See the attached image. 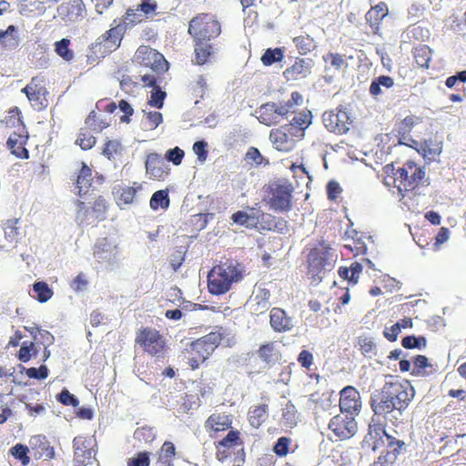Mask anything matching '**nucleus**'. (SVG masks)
I'll use <instances>...</instances> for the list:
<instances>
[{
	"label": "nucleus",
	"mask_w": 466,
	"mask_h": 466,
	"mask_svg": "<svg viewBox=\"0 0 466 466\" xmlns=\"http://www.w3.org/2000/svg\"><path fill=\"white\" fill-rule=\"evenodd\" d=\"M415 395L414 388L408 380L392 379L370 398V407L376 415H387L394 410L401 413Z\"/></svg>",
	"instance_id": "f257e3e1"
},
{
	"label": "nucleus",
	"mask_w": 466,
	"mask_h": 466,
	"mask_svg": "<svg viewBox=\"0 0 466 466\" xmlns=\"http://www.w3.org/2000/svg\"><path fill=\"white\" fill-rule=\"evenodd\" d=\"M245 267L236 259H228L215 265L208 274V289L212 295L219 296L228 292L232 286L241 281Z\"/></svg>",
	"instance_id": "f03ea898"
},
{
	"label": "nucleus",
	"mask_w": 466,
	"mask_h": 466,
	"mask_svg": "<svg viewBox=\"0 0 466 466\" xmlns=\"http://www.w3.org/2000/svg\"><path fill=\"white\" fill-rule=\"evenodd\" d=\"M222 339L223 333L215 330L192 341L185 350V357L190 368L198 369L218 347Z\"/></svg>",
	"instance_id": "7ed1b4c3"
},
{
	"label": "nucleus",
	"mask_w": 466,
	"mask_h": 466,
	"mask_svg": "<svg viewBox=\"0 0 466 466\" xmlns=\"http://www.w3.org/2000/svg\"><path fill=\"white\" fill-rule=\"evenodd\" d=\"M135 343L141 348L144 353L157 360H163L168 350L167 339L163 334L152 327L139 329Z\"/></svg>",
	"instance_id": "20e7f679"
},
{
	"label": "nucleus",
	"mask_w": 466,
	"mask_h": 466,
	"mask_svg": "<svg viewBox=\"0 0 466 466\" xmlns=\"http://www.w3.org/2000/svg\"><path fill=\"white\" fill-rule=\"evenodd\" d=\"M335 260L330 245L325 241L319 242L308 255V274L310 279L313 281L320 280L323 271L331 269Z\"/></svg>",
	"instance_id": "39448f33"
},
{
	"label": "nucleus",
	"mask_w": 466,
	"mask_h": 466,
	"mask_svg": "<svg viewBox=\"0 0 466 466\" xmlns=\"http://www.w3.org/2000/svg\"><path fill=\"white\" fill-rule=\"evenodd\" d=\"M425 171L412 161H407L401 167L393 172V185L399 193L404 197L405 193L412 191L419 187L423 178Z\"/></svg>",
	"instance_id": "423d86ee"
},
{
	"label": "nucleus",
	"mask_w": 466,
	"mask_h": 466,
	"mask_svg": "<svg viewBox=\"0 0 466 466\" xmlns=\"http://www.w3.org/2000/svg\"><path fill=\"white\" fill-rule=\"evenodd\" d=\"M187 33L193 39L213 40L221 34V25L216 15L200 13L189 21Z\"/></svg>",
	"instance_id": "0eeeda50"
},
{
	"label": "nucleus",
	"mask_w": 466,
	"mask_h": 466,
	"mask_svg": "<svg viewBox=\"0 0 466 466\" xmlns=\"http://www.w3.org/2000/svg\"><path fill=\"white\" fill-rule=\"evenodd\" d=\"M293 187L288 183H273L268 190L269 208L279 212H288L292 208Z\"/></svg>",
	"instance_id": "6e6552de"
},
{
	"label": "nucleus",
	"mask_w": 466,
	"mask_h": 466,
	"mask_svg": "<svg viewBox=\"0 0 466 466\" xmlns=\"http://www.w3.org/2000/svg\"><path fill=\"white\" fill-rule=\"evenodd\" d=\"M113 25H115L106 30L97 38L96 43L93 44L92 50L94 53H100L105 56L120 46L125 33V25L116 24V20H114Z\"/></svg>",
	"instance_id": "1a4fd4ad"
},
{
	"label": "nucleus",
	"mask_w": 466,
	"mask_h": 466,
	"mask_svg": "<svg viewBox=\"0 0 466 466\" xmlns=\"http://www.w3.org/2000/svg\"><path fill=\"white\" fill-rule=\"evenodd\" d=\"M24 93L31 106L42 111L48 106V95L44 79L34 76L30 82L21 90Z\"/></svg>",
	"instance_id": "9d476101"
},
{
	"label": "nucleus",
	"mask_w": 466,
	"mask_h": 466,
	"mask_svg": "<svg viewBox=\"0 0 466 466\" xmlns=\"http://www.w3.org/2000/svg\"><path fill=\"white\" fill-rule=\"evenodd\" d=\"M96 440L93 436H76L73 440L74 460L78 466H86L95 459Z\"/></svg>",
	"instance_id": "9b49d317"
},
{
	"label": "nucleus",
	"mask_w": 466,
	"mask_h": 466,
	"mask_svg": "<svg viewBox=\"0 0 466 466\" xmlns=\"http://www.w3.org/2000/svg\"><path fill=\"white\" fill-rule=\"evenodd\" d=\"M325 127L335 134L343 135L347 133L350 126V118L348 112L343 108L326 111L322 116Z\"/></svg>",
	"instance_id": "f8f14e48"
},
{
	"label": "nucleus",
	"mask_w": 466,
	"mask_h": 466,
	"mask_svg": "<svg viewBox=\"0 0 466 466\" xmlns=\"http://www.w3.org/2000/svg\"><path fill=\"white\" fill-rule=\"evenodd\" d=\"M137 61L154 71H165L167 69V62L164 56L148 46H140L136 52Z\"/></svg>",
	"instance_id": "ddd939ff"
},
{
	"label": "nucleus",
	"mask_w": 466,
	"mask_h": 466,
	"mask_svg": "<svg viewBox=\"0 0 466 466\" xmlns=\"http://www.w3.org/2000/svg\"><path fill=\"white\" fill-rule=\"evenodd\" d=\"M329 429L338 440L343 441L355 435L358 425L352 415H336L330 420Z\"/></svg>",
	"instance_id": "4468645a"
},
{
	"label": "nucleus",
	"mask_w": 466,
	"mask_h": 466,
	"mask_svg": "<svg viewBox=\"0 0 466 466\" xmlns=\"http://www.w3.org/2000/svg\"><path fill=\"white\" fill-rule=\"evenodd\" d=\"M56 13L62 21L76 23L84 19L86 9L83 0H68L58 5Z\"/></svg>",
	"instance_id": "2eb2a0df"
},
{
	"label": "nucleus",
	"mask_w": 466,
	"mask_h": 466,
	"mask_svg": "<svg viewBox=\"0 0 466 466\" xmlns=\"http://www.w3.org/2000/svg\"><path fill=\"white\" fill-rule=\"evenodd\" d=\"M7 134L6 147L10 150V153L17 158L28 159L29 151L26 148V144L29 139V133L27 128L7 132Z\"/></svg>",
	"instance_id": "dca6fc26"
},
{
	"label": "nucleus",
	"mask_w": 466,
	"mask_h": 466,
	"mask_svg": "<svg viewBox=\"0 0 466 466\" xmlns=\"http://www.w3.org/2000/svg\"><path fill=\"white\" fill-rule=\"evenodd\" d=\"M297 133L289 129L287 126L272 129L269 133V139L274 147L281 152L291 151L296 144Z\"/></svg>",
	"instance_id": "f3484780"
},
{
	"label": "nucleus",
	"mask_w": 466,
	"mask_h": 466,
	"mask_svg": "<svg viewBox=\"0 0 466 466\" xmlns=\"http://www.w3.org/2000/svg\"><path fill=\"white\" fill-rule=\"evenodd\" d=\"M339 409L342 413L357 414L361 408L360 392L353 386H347L339 393Z\"/></svg>",
	"instance_id": "a211bd4d"
},
{
	"label": "nucleus",
	"mask_w": 466,
	"mask_h": 466,
	"mask_svg": "<svg viewBox=\"0 0 466 466\" xmlns=\"http://www.w3.org/2000/svg\"><path fill=\"white\" fill-rule=\"evenodd\" d=\"M146 172L149 178L161 181L168 176L169 168L159 154L149 153L146 160Z\"/></svg>",
	"instance_id": "6ab92c4d"
},
{
	"label": "nucleus",
	"mask_w": 466,
	"mask_h": 466,
	"mask_svg": "<svg viewBox=\"0 0 466 466\" xmlns=\"http://www.w3.org/2000/svg\"><path fill=\"white\" fill-rule=\"evenodd\" d=\"M410 140L412 143V145L410 146L417 149V151L420 152L423 157L428 158L429 160H435L442 151V141L436 137L425 139L421 143H419L414 139Z\"/></svg>",
	"instance_id": "aec40b11"
},
{
	"label": "nucleus",
	"mask_w": 466,
	"mask_h": 466,
	"mask_svg": "<svg viewBox=\"0 0 466 466\" xmlns=\"http://www.w3.org/2000/svg\"><path fill=\"white\" fill-rule=\"evenodd\" d=\"M312 66L311 58H296L294 64L288 67L283 75L288 80L304 78L311 73Z\"/></svg>",
	"instance_id": "412c9836"
},
{
	"label": "nucleus",
	"mask_w": 466,
	"mask_h": 466,
	"mask_svg": "<svg viewBox=\"0 0 466 466\" xmlns=\"http://www.w3.org/2000/svg\"><path fill=\"white\" fill-rule=\"evenodd\" d=\"M269 324L274 331L279 333L289 331L293 327L291 318L280 308H273L270 310Z\"/></svg>",
	"instance_id": "4be33fe9"
},
{
	"label": "nucleus",
	"mask_w": 466,
	"mask_h": 466,
	"mask_svg": "<svg viewBox=\"0 0 466 466\" xmlns=\"http://www.w3.org/2000/svg\"><path fill=\"white\" fill-rule=\"evenodd\" d=\"M30 446L36 459L45 458L46 460H50L55 457L54 447L50 445V442L43 435L32 437Z\"/></svg>",
	"instance_id": "5701e85b"
},
{
	"label": "nucleus",
	"mask_w": 466,
	"mask_h": 466,
	"mask_svg": "<svg viewBox=\"0 0 466 466\" xmlns=\"http://www.w3.org/2000/svg\"><path fill=\"white\" fill-rule=\"evenodd\" d=\"M211 40L193 39L194 46V62L196 65L202 66L208 63L214 54Z\"/></svg>",
	"instance_id": "b1692460"
},
{
	"label": "nucleus",
	"mask_w": 466,
	"mask_h": 466,
	"mask_svg": "<svg viewBox=\"0 0 466 466\" xmlns=\"http://www.w3.org/2000/svg\"><path fill=\"white\" fill-rule=\"evenodd\" d=\"M258 357L268 365H275L281 360V353L276 341H270L259 346L257 350Z\"/></svg>",
	"instance_id": "393cba45"
},
{
	"label": "nucleus",
	"mask_w": 466,
	"mask_h": 466,
	"mask_svg": "<svg viewBox=\"0 0 466 466\" xmlns=\"http://www.w3.org/2000/svg\"><path fill=\"white\" fill-rule=\"evenodd\" d=\"M232 420L225 413H212L205 421V429L208 432H219L231 427Z\"/></svg>",
	"instance_id": "a878e982"
},
{
	"label": "nucleus",
	"mask_w": 466,
	"mask_h": 466,
	"mask_svg": "<svg viewBox=\"0 0 466 466\" xmlns=\"http://www.w3.org/2000/svg\"><path fill=\"white\" fill-rule=\"evenodd\" d=\"M388 12V6L384 2H380L367 12L365 18L374 34L379 33L380 23Z\"/></svg>",
	"instance_id": "bb28decb"
},
{
	"label": "nucleus",
	"mask_w": 466,
	"mask_h": 466,
	"mask_svg": "<svg viewBox=\"0 0 466 466\" xmlns=\"http://www.w3.org/2000/svg\"><path fill=\"white\" fill-rule=\"evenodd\" d=\"M1 124L6 129V133L26 128L23 120L22 112L17 106H13L8 110L7 115L1 121Z\"/></svg>",
	"instance_id": "cd10ccee"
},
{
	"label": "nucleus",
	"mask_w": 466,
	"mask_h": 466,
	"mask_svg": "<svg viewBox=\"0 0 466 466\" xmlns=\"http://www.w3.org/2000/svg\"><path fill=\"white\" fill-rule=\"evenodd\" d=\"M93 183L92 169L84 162H82L81 168L78 172L76 187L78 189L77 194L79 197L86 195Z\"/></svg>",
	"instance_id": "c85d7f7f"
},
{
	"label": "nucleus",
	"mask_w": 466,
	"mask_h": 466,
	"mask_svg": "<svg viewBox=\"0 0 466 466\" xmlns=\"http://www.w3.org/2000/svg\"><path fill=\"white\" fill-rule=\"evenodd\" d=\"M268 405L266 403L252 406L248 413V419L249 424L258 429L268 419Z\"/></svg>",
	"instance_id": "c756f323"
},
{
	"label": "nucleus",
	"mask_w": 466,
	"mask_h": 466,
	"mask_svg": "<svg viewBox=\"0 0 466 466\" xmlns=\"http://www.w3.org/2000/svg\"><path fill=\"white\" fill-rule=\"evenodd\" d=\"M270 291L268 289H260L251 301L252 312L256 315L265 313L270 307Z\"/></svg>",
	"instance_id": "7c9ffc66"
},
{
	"label": "nucleus",
	"mask_w": 466,
	"mask_h": 466,
	"mask_svg": "<svg viewBox=\"0 0 466 466\" xmlns=\"http://www.w3.org/2000/svg\"><path fill=\"white\" fill-rule=\"evenodd\" d=\"M258 119L260 123L266 126H272L280 121L274 102H269L262 105L258 110Z\"/></svg>",
	"instance_id": "2f4dec72"
},
{
	"label": "nucleus",
	"mask_w": 466,
	"mask_h": 466,
	"mask_svg": "<svg viewBox=\"0 0 466 466\" xmlns=\"http://www.w3.org/2000/svg\"><path fill=\"white\" fill-rule=\"evenodd\" d=\"M252 213H247L242 210H238L231 215V220L238 225L244 226L247 228H255L258 227V216L257 210L253 208H250Z\"/></svg>",
	"instance_id": "473e14b6"
},
{
	"label": "nucleus",
	"mask_w": 466,
	"mask_h": 466,
	"mask_svg": "<svg viewBox=\"0 0 466 466\" xmlns=\"http://www.w3.org/2000/svg\"><path fill=\"white\" fill-rule=\"evenodd\" d=\"M385 438L387 441V450L382 452L390 456L395 461L400 455L406 452L407 444L404 441L399 440L390 434H385Z\"/></svg>",
	"instance_id": "72a5a7b5"
},
{
	"label": "nucleus",
	"mask_w": 466,
	"mask_h": 466,
	"mask_svg": "<svg viewBox=\"0 0 466 466\" xmlns=\"http://www.w3.org/2000/svg\"><path fill=\"white\" fill-rule=\"evenodd\" d=\"M433 366L429 362L424 355H417L413 359V369L411 375L425 377L432 373Z\"/></svg>",
	"instance_id": "f704fd0d"
},
{
	"label": "nucleus",
	"mask_w": 466,
	"mask_h": 466,
	"mask_svg": "<svg viewBox=\"0 0 466 466\" xmlns=\"http://www.w3.org/2000/svg\"><path fill=\"white\" fill-rule=\"evenodd\" d=\"M418 117L410 115L407 116L405 118H403L396 125L395 130L398 136L400 137V142L401 144H406L405 142H403V140H405L407 137L410 135L412 128L418 123Z\"/></svg>",
	"instance_id": "c9c22d12"
},
{
	"label": "nucleus",
	"mask_w": 466,
	"mask_h": 466,
	"mask_svg": "<svg viewBox=\"0 0 466 466\" xmlns=\"http://www.w3.org/2000/svg\"><path fill=\"white\" fill-rule=\"evenodd\" d=\"M310 124V117L308 114L299 113L294 116L289 125H286L289 129L297 133L298 137L304 136V130Z\"/></svg>",
	"instance_id": "e433bc0d"
},
{
	"label": "nucleus",
	"mask_w": 466,
	"mask_h": 466,
	"mask_svg": "<svg viewBox=\"0 0 466 466\" xmlns=\"http://www.w3.org/2000/svg\"><path fill=\"white\" fill-rule=\"evenodd\" d=\"M413 57L416 64L422 67L428 68L431 60V49L426 45H419L412 50Z\"/></svg>",
	"instance_id": "4c0bfd02"
},
{
	"label": "nucleus",
	"mask_w": 466,
	"mask_h": 466,
	"mask_svg": "<svg viewBox=\"0 0 466 466\" xmlns=\"http://www.w3.org/2000/svg\"><path fill=\"white\" fill-rule=\"evenodd\" d=\"M18 224V218L7 219L4 223L5 238L10 243H16L21 238L22 231Z\"/></svg>",
	"instance_id": "58836bf2"
},
{
	"label": "nucleus",
	"mask_w": 466,
	"mask_h": 466,
	"mask_svg": "<svg viewBox=\"0 0 466 466\" xmlns=\"http://www.w3.org/2000/svg\"><path fill=\"white\" fill-rule=\"evenodd\" d=\"M141 188V185L137 182H134L133 187H121L117 192V204H131L134 201L137 192Z\"/></svg>",
	"instance_id": "ea45409f"
},
{
	"label": "nucleus",
	"mask_w": 466,
	"mask_h": 466,
	"mask_svg": "<svg viewBox=\"0 0 466 466\" xmlns=\"http://www.w3.org/2000/svg\"><path fill=\"white\" fill-rule=\"evenodd\" d=\"M38 353V350L34 341H23L21 343L20 349L16 354V358L19 361L26 363L33 357H35Z\"/></svg>",
	"instance_id": "a19ab883"
},
{
	"label": "nucleus",
	"mask_w": 466,
	"mask_h": 466,
	"mask_svg": "<svg viewBox=\"0 0 466 466\" xmlns=\"http://www.w3.org/2000/svg\"><path fill=\"white\" fill-rule=\"evenodd\" d=\"M393 85L394 80L392 77L389 76H380L372 80L370 86V93L372 96H379L382 93L381 87L389 89L392 87Z\"/></svg>",
	"instance_id": "79ce46f5"
},
{
	"label": "nucleus",
	"mask_w": 466,
	"mask_h": 466,
	"mask_svg": "<svg viewBox=\"0 0 466 466\" xmlns=\"http://www.w3.org/2000/svg\"><path fill=\"white\" fill-rule=\"evenodd\" d=\"M88 127L80 128L76 144L80 147L82 150H89L96 144V138L89 133Z\"/></svg>",
	"instance_id": "37998d69"
},
{
	"label": "nucleus",
	"mask_w": 466,
	"mask_h": 466,
	"mask_svg": "<svg viewBox=\"0 0 466 466\" xmlns=\"http://www.w3.org/2000/svg\"><path fill=\"white\" fill-rule=\"evenodd\" d=\"M297 413L295 405L289 400L282 408V423L289 428L294 427L297 424Z\"/></svg>",
	"instance_id": "c03bdc74"
},
{
	"label": "nucleus",
	"mask_w": 466,
	"mask_h": 466,
	"mask_svg": "<svg viewBox=\"0 0 466 466\" xmlns=\"http://www.w3.org/2000/svg\"><path fill=\"white\" fill-rule=\"evenodd\" d=\"M293 43L299 53L305 56L314 49V40L309 35H302L293 38Z\"/></svg>",
	"instance_id": "a18cd8bd"
},
{
	"label": "nucleus",
	"mask_w": 466,
	"mask_h": 466,
	"mask_svg": "<svg viewBox=\"0 0 466 466\" xmlns=\"http://www.w3.org/2000/svg\"><path fill=\"white\" fill-rule=\"evenodd\" d=\"M123 151V146L117 139H107L104 144L102 150L103 156L111 160L117 156H120Z\"/></svg>",
	"instance_id": "49530a36"
},
{
	"label": "nucleus",
	"mask_w": 466,
	"mask_h": 466,
	"mask_svg": "<svg viewBox=\"0 0 466 466\" xmlns=\"http://www.w3.org/2000/svg\"><path fill=\"white\" fill-rule=\"evenodd\" d=\"M257 216L258 221L256 229L270 231L276 228V218L273 215L258 209Z\"/></svg>",
	"instance_id": "de8ad7c7"
},
{
	"label": "nucleus",
	"mask_w": 466,
	"mask_h": 466,
	"mask_svg": "<svg viewBox=\"0 0 466 466\" xmlns=\"http://www.w3.org/2000/svg\"><path fill=\"white\" fill-rule=\"evenodd\" d=\"M33 290L35 293V299L41 303L49 300L54 294L52 289L44 281L35 282L33 285Z\"/></svg>",
	"instance_id": "09e8293b"
},
{
	"label": "nucleus",
	"mask_w": 466,
	"mask_h": 466,
	"mask_svg": "<svg viewBox=\"0 0 466 466\" xmlns=\"http://www.w3.org/2000/svg\"><path fill=\"white\" fill-rule=\"evenodd\" d=\"M284 58V52L281 48H268L262 55L260 60L266 66H269L276 62H280Z\"/></svg>",
	"instance_id": "8fccbe9b"
},
{
	"label": "nucleus",
	"mask_w": 466,
	"mask_h": 466,
	"mask_svg": "<svg viewBox=\"0 0 466 466\" xmlns=\"http://www.w3.org/2000/svg\"><path fill=\"white\" fill-rule=\"evenodd\" d=\"M15 32L16 27L13 25H10L6 30L0 31V45L8 48L17 46V37L15 35Z\"/></svg>",
	"instance_id": "3c124183"
},
{
	"label": "nucleus",
	"mask_w": 466,
	"mask_h": 466,
	"mask_svg": "<svg viewBox=\"0 0 466 466\" xmlns=\"http://www.w3.org/2000/svg\"><path fill=\"white\" fill-rule=\"evenodd\" d=\"M175 456V445L173 444V442L166 441L162 444L160 451H158L157 461L167 465V463H170V461L174 459Z\"/></svg>",
	"instance_id": "603ef678"
},
{
	"label": "nucleus",
	"mask_w": 466,
	"mask_h": 466,
	"mask_svg": "<svg viewBox=\"0 0 466 466\" xmlns=\"http://www.w3.org/2000/svg\"><path fill=\"white\" fill-rule=\"evenodd\" d=\"M323 61L329 65L333 69L339 71L344 67H347L348 64L344 59L343 56L339 53L329 52L322 56Z\"/></svg>",
	"instance_id": "864d4df0"
},
{
	"label": "nucleus",
	"mask_w": 466,
	"mask_h": 466,
	"mask_svg": "<svg viewBox=\"0 0 466 466\" xmlns=\"http://www.w3.org/2000/svg\"><path fill=\"white\" fill-rule=\"evenodd\" d=\"M70 40L63 38L60 41L55 43L56 53L63 58L65 61H71L74 58V51L69 48Z\"/></svg>",
	"instance_id": "5fc2aeb1"
},
{
	"label": "nucleus",
	"mask_w": 466,
	"mask_h": 466,
	"mask_svg": "<svg viewBox=\"0 0 466 466\" xmlns=\"http://www.w3.org/2000/svg\"><path fill=\"white\" fill-rule=\"evenodd\" d=\"M169 206L168 193L166 190L156 191L150 199V208L157 210L159 207L167 208Z\"/></svg>",
	"instance_id": "6e6d98bb"
},
{
	"label": "nucleus",
	"mask_w": 466,
	"mask_h": 466,
	"mask_svg": "<svg viewBox=\"0 0 466 466\" xmlns=\"http://www.w3.org/2000/svg\"><path fill=\"white\" fill-rule=\"evenodd\" d=\"M85 125L89 129L95 131V132H101L105 128L108 127V123L105 120L98 119L97 114L96 111H91L85 120Z\"/></svg>",
	"instance_id": "4d7b16f0"
},
{
	"label": "nucleus",
	"mask_w": 466,
	"mask_h": 466,
	"mask_svg": "<svg viewBox=\"0 0 466 466\" xmlns=\"http://www.w3.org/2000/svg\"><path fill=\"white\" fill-rule=\"evenodd\" d=\"M145 117H146L145 126H146L147 129H149V130L156 129L163 122V116L158 111L146 112Z\"/></svg>",
	"instance_id": "13d9d810"
},
{
	"label": "nucleus",
	"mask_w": 466,
	"mask_h": 466,
	"mask_svg": "<svg viewBox=\"0 0 466 466\" xmlns=\"http://www.w3.org/2000/svg\"><path fill=\"white\" fill-rule=\"evenodd\" d=\"M150 452L139 451L134 457L127 460V466H149L150 465Z\"/></svg>",
	"instance_id": "bf43d9fd"
},
{
	"label": "nucleus",
	"mask_w": 466,
	"mask_h": 466,
	"mask_svg": "<svg viewBox=\"0 0 466 466\" xmlns=\"http://www.w3.org/2000/svg\"><path fill=\"white\" fill-rule=\"evenodd\" d=\"M134 437L139 441L150 443L155 440V433L152 428L145 426L137 428L135 431Z\"/></svg>",
	"instance_id": "052dcab7"
},
{
	"label": "nucleus",
	"mask_w": 466,
	"mask_h": 466,
	"mask_svg": "<svg viewBox=\"0 0 466 466\" xmlns=\"http://www.w3.org/2000/svg\"><path fill=\"white\" fill-rule=\"evenodd\" d=\"M401 345L405 349H421L426 346L424 337L407 336L401 340Z\"/></svg>",
	"instance_id": "680f3d73"
},
{
	"label": "nucleus",
	"mask_w": 466,
	"mask_h": 466,
	"mask_svg": "<svg viewBox=\"0 0 466 466\" xmlns=\"http://www.w3.org/2000/svg\"><path fill=\"white\" fill-rule=\"evenodd\" d=\"M166 96H167L166 92L162 91L160 89V87L157 86L152 90L148 104L151 106H154L157 108H162L164 106V100H165Z\"/></svg>",
	"instance_id": "e2e57ef3"
},
{
	"label": "nucleus",
	"mask_w": 466,
	"mask_h": 466,
	"mask_svg": "<svg viewBox=\"0 0 466 466\" xmlns=\"http://www.w3.org/2000/svg\"><path fill=\"white\" fill-rule=\"evenodd\" d=\"M291 443V439L289 437H280L273 447V451L279 457H284L289 453V447Z\"/></svg>",
	"instance_id": "0e129e2a"
},
{
	"label": "nucleus",
	"mask_w": 466,
	"mask_h": 466,
	"mask_svg": "<svg viewBox=\"0 0 466 466\" xmlns=\"http://www.w3.org/2000/svg\"><path fill=\"white\" fill-rule=\"evenodd\" d=\"M25 374L31 379L45 380L48 377L49 370L46 365H41L39 368H28L25 370Z\"/></svg>",
	"instance_id": "69168bd1"
},
{
	"label": "nucleus",
	"mask_w": 466,
	"mask_h": 466,
	"mask_svg": "<svg viewBox=\"0 0 466 466\" xmlns=\"http://www.w3.org/2000/svg\"><path fill=\"white\" fill-rule=\"evenodd\" d=\"M28 448L23 444H16L12 449V454L21 461L24 465H26L30 461V458L27 456Z\"/></svg>",
	"instance_id": "338daca9"
},
{
	"label": "nucleus",
	"mask_w": 466,
	"mask_h": 466,
	"mask_svg": "<svg viewBox=\"0 0 466 466\" xmlns=\"http://www.w3.org/2000/svg\"><path fill=\"white\" fill-rule=\"evenodd\" d=\"M184 156V151L178 147L169 149L166 153V158L167 159V161L172 162L176 166L181 164Z\"/></svg>",
	"instance_id": "774afa93"
}]
</instances>
